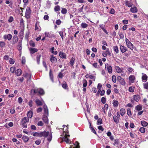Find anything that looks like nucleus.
<instances>
[{
	"label": "nucleus",
	"instance_id": "nucleus-1",
	"mask_svg": "<svg viewBox=\"0 0 148 148\" xmlns=\"http://www.w3.org/2000/svg\"><path fill=\"white\" fill-rule=\"evenodd\" d=\"M29 121V119L28 117H24L22 121V127L24 128H26L27 126L26 123L28 122Z\"/></svg>",
	"mask_w": 148,
	"mask_h": 148
},
{
	"label": "nucleus",
	"instance_id": "nucleus-2",
	"mask_svg": "<svg viewBox=\"0 0 148 148\" xmlns=\"http://www.w3.org/2000/svg\"><path fill=\"white\" fill-rule=\"evenodd\" d=\"M125 41L127 47L130 49H133V45L130 41L126 38L125 39Z\"/></svg>",
	"mask_w": 148,
	"mask_h": 148
},
{
	"label": "nucleus",
	"instance_id": "nucleus-3",
	"mask_svg": "<svg viewBox=\"0 0 148 148\" xmlns=\"http://www.w3.org/2000/svg\"><path fill=\"white\" fill-rule=\"evenodd\" d=\"M105 69L107 68V70L108 72L110 73H112V69L111 66L108 65V64H105Z\"/></svg>",
	"mask_w": 148,
	"mask_h": 148
},
{
	"label": "nucleus",
	"instance_id": "nucleus-4",
	"mask_svg": "<svg viewBox=\"0 0 148 148\" xmlns=\"http://www.w3.org/2000/svg\"><path fill=\"white\" fill-rule=\"evenodd\" d=\"M49 135V132H47L45 131L43 132H40V137H41L42 136L46 137L47 136Z\"/></svg>",
	"mask_w": 148,
	"mask_h": 148
},
{
	"label": "nucleus",
	"instance_id": "nucleus-5",
	"mask_svg": "<svg viewBox=\"0 0 148 148\" xmlns=\"http://www.w3.org/2000/svg\"><path fill=\"white\" fill-rule=\"evenodd\" d=\"M117 80L122 85H124L125 84V82L124 79L122 78L121 76H118L117 77Z\"/></svg>",
	"mask_w": 148,
	"mask_h": 148
},
{
	"label": "nucleus",
	"instance_id": "nucleus-6",
	"mask_svg": "<svg viewBox=\"0 0 148 148\" xmlns=\"http://www.w3.org/2000/svg\"><path fill=\"white\" fill-rule=\"evenodd\" d=\"M18 40V36L16 35H14L12 38V45H14L17 42Z\"/></svg>",
	"mask_w": 148,
	"mask_h": 148
},
{
	"label": "nucleus",
	"instance_id": "nucleus-7",
	"mask_svg": "<svg viewBox=\"0 0 148 148\" xmlns=\"http://www.w3.org/2000/svg\"><path fill=\"white\" fill-rule=\"evenodd\" d=\"M69 136V135H66V136H64L62 140L63 141L67 143H71V141L69 140L67 138V136Z\"/></svg>",
	"mask_w": 148,
	"mask_h": 148
},
{
	"label": "nucleus",
	"instance_id": "nucleus-8",
	"mask_svg": "<svg viewBox=\"0 0 148 148\" xmlns=\"http://www.w3.org/2000/svg\"><path fill=\"white\" fill-rule=\"evenodd\" d=\"M12 38V36L11 34L4 35L3 36V38L5 40L7 39L8 40H10Z\"/></svg>",
	"mask_w": 148,
	"mask_h": 148
},
{
	"label": "nucleus",
	"instance_id": "nucleus-9",
	"mask_svg": "<svg viewBox=\"0 0 148 148\" xmlns=\"http://www.w3.org/2000/svg\"><path fill=\"white\" fill-rule=\"evenodd\" d=\"M50 60L52 63L56 62H57V59L56 58L54 57L53 55L50 56Z\"/></svg>",
	"mask_w": 148,
	"mask_h": 148
},
{
	"label": "nucleus",
	"instance_id": "nucleus-10",
	"mask_svg": "<svg viewBox=\"0 0 148 148\" xmlns=\"http://www.w3.org/2000/svg\"><path fill=\"white\" fill-rule=\"evenodd\" d=\"M18 49L19 51H21L22 49V44L21 43V41H19L18 43V45L17 46Z\"/></svg>",
	"mask_w": 148,
	"mask_h": 148
},
{
	"label": "nucleus",
	"instance_id": "nucleus-11",
	"mask_svg": "<svg viewBox=\"0 0 148 148\" xmlns=\"http://www.w3.org/2000/svg\"><path fill=\"white\" fill-rule=\"evenodd\" d=\"M142 74L143 75L142 77V81L143 82H146L147 81V76L146 74L142 73Z\"/></svg>",
	"mask_w": 148,
	"mask_h": 148
},
{
	"label": "nucleus",
	"instance_id": "nucleus-12",
	"mask_svg": "<svg viewBox=\"0 0 148 148\" xmlns=\"http://www.w3.org/2000/svg\"><path fill=\"white\" fill-rule=\"evenodd\" d=\"M59 56L61 58L65 59L66 58V54L64 53H63L62 52H60L59 53Z\"/></svg>",
	"mask_w": 148,
	"mask_h": 148
},
{
	"label": "nucleus",
	"instance_id": "nucleus-13",
	"mask_svg": "<svg viewBox=\"0 0 148 148\" xmlns=\"http://www.w3.org/2000/svg\"><path fill=\"white\" fill-rule=\"evenodd\" d=\"M130 11L132 13H136L137 12V9L136 7L134 6V7L131 8L130 9Z\"/></svg>",
	"mask_w": 148,
	"mask_h": 148
},
{
	"label": "nucleus",
	"instance_id": "nucleus-14",
	"mask_svg": "<svg viewBox=\"0 0 148 148\" xmlns=\"http://www.w3.org/2000/svg\"><path fill=\"white\" fill-rule=\"evenodd\" d=\"M121 51L122 53H124L127 51L126 47L123 46L121 45L120 47Z\"/></svg>",
	"mask_w": 148,
	"mask_h": 148
},
{
	"label": "nucleus",
	"instance_id": "nucleus-15",
	"mask_svg": "<svg viewBox=\"0 0 148 148\" xmlns=\"http://www.w3.org/2000/svg\"><path fill=\"white\" fill-rule=\"evenodd\" d=\"M15 72L17 76H20L21 74L22 71L21 69H18Z\"/></svg>",
	"mask_w": 148,
	"mask_h": 148
},
{
	"label": "nucleus",
	"instance_id": "nucleus-16",
	"mask_svg": "<svg viewBox=\"0 0 148 148\" xmlns=\"http://www.w3.org/2000/svg\"><path fill=\"white\" fill-rule=\"evenodd\" d=\"M31 13V10L30 8L27 7L26 11V14L27 15L29 16Z\"/></svg>",
	"mask_w": 148,
	"mask_h": 148
},
{
	"label": "nucleus",
	"instance_id": "nucleus-17",
	"mask_svg": "<svg viewBox=\"0 0 148 148\" xmlns=\"http://www.w3.org/2000/svg\"><path fill=\"white\" fill-rule=\"evenodd\" d=\"M140 98V97L138 95H134V100L137 102L139 100Z\"/></svg>",
	"mask_w": 148,
	"mask_h": 148
},
{
	"label": "nucleus",
	"instance_id": "nucleus-18",
	"mask_svg": "<svg viewBox=\"0 0 148 148\" xmlns=\"http://www.w3.org/2000/svg\"><path fill=\"white\" fill-rule=\"evenodd\" d=\"M125 3L126 6H127L129 7H132L133 4L129 2L128 1H125Z\"/></svg>",
	"mask_w": 148,
	"mask_h": 148
},
{
	"label": "nucleus",
	"instance_id": "nucleus-19",
	"mask_svg": "<svg viewBox=\"0 0 148 148\" xmlns=\"http://www.w3.org/2000/svg\"><path fill=\"white\" fill-rule=\"evenodd\" d=\"M42 120L44 121L46 123H48V120L47 117V116H44L42 118Z\"/></svg>",
	"mask_w": 148,
	"mask_h": 148
},
{
	"label": "nucleus",
	"instance_id": "nucleus-20",
	"mask_svg": "<svg viewBox=\"0 0 148 148\" xmlns=\"http://www.w3.org/2000/svg\"><path fill=\"white\" fill-rule=\"evenodd\" d=\"M29 50L31 51V53L32 54H33L38 51V49L36 48H31Z\"/></svg>",
	"mask_w": 148,
	"mask_h": 148
},
{
	"label": "nucleus",
	"instance_id": "nucleus-21",
	"mask_svg": "<svg viewBox=\"0 0 148 148\" xmlns=\"http://www.w3.org/2000/svg\"><path fill=\"white\" fill-rule=\"evenodd\" d=\"M121 115L123 116L125 112V111L124 108H121L120 111Z\"/></svg>",
	"mask_w": 148,
	"mask_h": 148
},
{
	"label": "nucleus",
	"instance_id": "nucleus-22",
	"mask_svg": "<svg viewBox=\"0 0 148 148\" xmlns=\"http://www.w3.org/2000/svg\"><path fill=\"white\" fill-rule=\"evenodd\" d=\"M129 79L130 81L133 82L135 79V77L134 75H131L130 76Z\"/></svg>",
	"mask_w": 148,
	"mask_h": 148
},
{
	"label": "nucleus",
	"instance_id": "nucleus-23",
	"mask_svg": "<svg viewBox=\"0 0 148 148\" xmlns=\"http://www.w3.org/2000/svg\"><path fill=\"white\" fill-rule=\"evenodd\" d=\"M135 109L139 111L141 110L142 109V106L140 105H139L135 107Z\"/></svg>",
	"mask_w": 148,
	"mask_h": 148
},
{
	"label": "nucleus",
	"instance_id": "nucleus-24",
	"mask_svg": "<svg viewBox=\"0 0 148 148\" xmlns=\"http://www.w3.org/2000/svg\"><path fill=\"white\" fill-rule=\"evenodd\" d=\"M113 104L115 107H117L119 104V102L117 101L114 100L113 101Z\"/></svg>",
	"mask_w": 148,
	"mask_h": 148
},
{
	"label": "nucleus",
	"instance_id": "nucleus-25",
	"mask_svg": "<svg viewBox=\"0 0 148 148\" xmlns=\"http://www.w3.org/2000/svg\"><path fill=\"white\" fill-rule=\"evenodd\" d=\"M113 120L114 122L116 123H118L119 122L118 117L116 115H115L113 116Z\"/></svg>",
	"mask_w": 148,
	"mask_h": 148
},
{
	"label": "nucleus",
	"instance_id": "nucleus-26",
	"mask_svg": "<svg viewBox=\"0 0 148 148\" xmlns=\"http://www.w3.org/2000/svg\"><path fill=\"white\" fill-rule=\"evenodd\" d=\"M36 104L38 106H41L42 104V102L40 101L38 99H37L36 100Z\"/></svg>",
	"mask_w": 148,
	"mask_h": 148
},
{
	"label": "nucleus",
	"instance_id": "nucleus-27",
	"mask_svg": "<svg viewBox=\"0 0 148 148\" xmlns=\"http://www.w3.org/2000/svg\"><path fill=\"white\" fill-rule=\"evenodd\" d=\"M23 140L25 142H27L29 140V138L26 136H23L22 137Z\"/></svg>",
	"mask_w": 148,
	"mask_h": 148
},
{
	"label": "nucleus",
	"instance_id": "nucleus-28",
	"mask_svg": "<svg viewBox=\"0 0 148 148\" xmlns=\"http://www.w3.org/2000/svg\"><path fill=\"white\" fill-rule=\"evenodd\" d=\"M115 69L116 71L119 73H121L122 71V70L118 66L115 67Z\"/></svg>",
	"mask_w": 148,
	"mask_h": 148
},
{
	"label": "nucleus",
	"instance_id": "nucleus-29",
	"mask_svg": "<svg viewBox=\"0 0 148 148\" xmlns=\"http://www.w3.org/2000/svg\"><path fill=\"white\" fill-rule=\"evenodd\" d=\"M38 93L40 95H43L44 94L43 90L41 88H38Z\"/></svg>",
	"mask_w": 148,
	"mask_h": 148
},
{
	"label": "nucleus",
	"instance_id": "nucleus-30",
	"mask_svg": "<svg viewBox=\"0 0 148 148\" xmlns=\"http://www.w3.org/2000/svg\"><path fill=\"white\" fill-rule=\"evenodd\" d=\"M33 115V112L32 111H29L27 113L28 118H31Z\"/></svg>",
	"mask_w": 148,
	"mask_h": 148
},
{
	"label": "nucleus",
	"instance_id": "nucleus-31",
	"mask_svg": "<svg viewBox=\"0 0 148 148\" xmlns=\"http://www.w3.org/2000/svg\"><path fill=\"white\" fill-rule=\"evenodd\" d=\"M141 124L142 126L144 127H146L148 125V123L145 121H141Z\"/></svg>",
	"mask_w": 148,
	"mask_h": 148
},
{
	"label": "nucleus",
	"instance_id": "nucleus-32",
	"mask_svg": "<svg viewBox=\"0 0 148 148\" xmlns=\"http://www.w3.org/2000/svg\"><path fill=\"white\" fill-rule=\"evenodd\" d=\"M41 56L40 55H38L36 57L37 61L38 64L40 63V59Z\"/></svg>",
	"mask_w": 148,
	"mask_h": 148
},
{
	"label": "nucleus",
	"instance_id": "nucleus-33",
	"mask_svg": "<svg viewBox=\"0 0 148 148\" xmlns=\"http://www.w3.org/2000/svg\"><path fill=\"white\" fill-rule=\"evenodd\" d=\"M74 61L75 59L73 57L71 59V61L70 62V63L71 65V66H73V65Z\"/></svg>",
	"mask_w": 148,
	"mask_h": 148
},
{
	"label": "nucleus",
	"instance_id": "nucleus-34",
	"mask_svg": "<svg viewBox=\"0 0 148 148\" xmlns=\"http://www.w3.org/2000/svg\"><path fill=\"white\" fill-rule=\"evenodd\" d=\"M54 9L55 11H59L60 10V7L59 5H57L55 7Z\"/></svg>",
	"mask_w": 148,
	"mask_h": 148
},
{
	"label": "nucleus",
	"instance_id": "nucleus-35",
	"mask_svg": "<svg viewBox=\"0 0 148 148\" xmlns=\"http://www.w3.org/2000/svg\"><path fill=\"white\" fill-rule=\"evenodd\" d=\"M114 50L116 52V53H119V50L118 47L116 46H114Z\"/></svg>",
	"mask_w": 148,
	"mask_h": 148
},
{
	"label": "nucleus",
	"instance_id": "nucleus-36",
	"mask_svg": "<svg viewBox=\"0 0 148 148\" xmlns=\"http://www.w3.org/2000/svg\"><path fill=\"white\" fill-rule=\"evenodd\" d=\"M88 25L86 23H82L81 24V26L83 28H85L87 27Z\"/></svg>",
	"mask_w": 148,
	"mask_h": 148
},
{
	"label": "nucleus",
	"instance_id": "nucleus-37",
	"mask_svg": "<svg viewBox=\"0 0 148 148\" xmlns=\"http://www.w3.org/2000/svg\"><path fill=\"white\" fill-rule=\"evenodd\" d=\"M144 88L148 90V82L145 83L143 84Z\"/></svg>",
	"mask_w": 148,
	"mask_h": 148
},
{
	"label": "nucleus",
	"instance_id": "nucleus-38",
	"mask_svg": "<svg viewBox=\"0 0 148 148\" xmlns=\"http://www.w3.org/2000/svg\"><path fill=\"white\" fill-rule=\"evenodd\" d=\"M29 45L30 46L33 47H35V44L34 42L32 40L30 41Z\"/></svg>",
	"mask_w": 148,
	"mask_h": 148
},
{
	"label": "nucleus",
	"instance_id": "nucleus-39",
	"mask_svg": "<svg viewBox=\"0 0 148 148\" xmlns=\"http://www.w3.org/2000/svg\"><path fill=\"white\" fill-rule=\"evenodd\" d=\"M102 119L101 118H99L98 119L97 124L98 125L99 124H102Z\"/></svg>",
	"mask_w": 148,
	"mask_h": 148
},
{
	"label": "nucleus",
	"instance_id": "nucleus-40",
	"mask_svg": "<svg viewBox=\"0 0 148 148\" xmlns=\"http://www.w3.org/2000/svg\"><path fill=\"white\" fill-rule=\"evenodd\" d=\"M89 124H90V129L95 134H96V131H95V130L94 129V128L92 127H91V123H89Z\"/></svg>",
	"mask_w": 148,
	"mask_h": 148
},
{
	"label": "nucleus",
	"instance_id": "nucleus-41",
	"mask_svg": "<svg viewBox=\"0 0 148 148\" xmlns=\"http://www.w3.org/2000/svg\"><path fill=\"white\" fill-rule=\"evenodd\" d=\"M101 101L103 104H105L106 102V99L104 97H102L101 99Z\"/></svg>",
	"mask_w": 148,
	"mask_h": 148
},
{
	"label": "nucleus",
	"instance_id": "nucleus-42",
	"mask_svg": "<svg viewBox=\"0 0 148 148\" xmlns=\"http://www.w3.org/2000/svg\"><path fill=\"white\" fill-rule=\"evenodd\" d=\"M83 87H85L86 86L87 82V81L86 79H84L83 80Z\"/></svg>",
	"mask_w": 148,
	"mask_h": 148
},
{
	"label": "nucleus",
	"instance_id": "nucleus-43",
	"mask_svg": "<svg viewBox=\"0 0 148 148\" xmlns=\"http://www.w3.org/2000/svg\"><path fill=\"white\" fill-rule=\"evenodd\" d=\"M112 79L113 82L114 83H116V77L115 75H113L112 76Z\"/></svg>",
	"mask_w": 148,
	"mask_h": 148
},
{
	"label": "nucleus",
	"instance_id": "nucleus-44",
	"mask_svg": "<svg viewBox=\"0 0 148 148\" xmlns=\"http://www.w3.org/2000/svg\"><path fill=\"white\" fill-rule=\"evenodd\" d=\"M139 131L142 133H144L145 132V129L143 127H141L139 129Z\"/></svg>",
	"mask_w": 148,
	"mask_h": 148
},
{
	"label": "nucleus",
	"instance_id": "nucleus-45",
	"mask_svg": "<svg viewBox=\"0 0 148 148\" xmlns=\"http://www.w3.org/2000/svg\"><path fill=\"white\" fill-rule=\"evenodd\" d=\"M67 12V10L65 8H62L61 13L64 14H66Z\"/></svg>",
	"mask_w": 148,
	"mask_h": 148
},
{
	"label": "nucleus",
	"instance_id": "nucleus-46",
	"mask_svg": "<svg viewBox=\"0 0 148 148\" xmlns=\"http://www.w3.org/2000/svg\"><path fill=\"white\" fill-rule=\"evenodd\" d=\"M32 92H33L34 94H36L38 92V89H32L31 90V93H32Z\"/></svg>",
	"mask_w": 148,
	"mask_h": 148
},
{
	"label": "nucleus",
	"instance_id": "nucleus-47",
	"mask_svg": "<svg viewBox=\"0 0 148 148\" xmlns=\"http://www.w3.org/2000/svg\"><path fill=\"white\" fill-rule=\"evenodd\" d=\"M127 115L129 116H130L132 114H131V112L130 111V109L129 108L127 109Z\"/></svg>",
	"mask_w": 148,
	"mask_h": 148
},
{
	"label": "nucleus",
	"instance_id": "nucleus-48",
	"mask_svg": "<svg viewBox=\"0 0 148 148\" xmlns=\"http://www.w3.org/2000/svg\"><path fill=\"white\" fill-rule=\"evenodd\" d=\"M114 143L113 144V145H118L119 144V140L117 139H116L114 140Z\"/></svg>",
	"mask_w": 148,
	"mask_h": 148
},
{
	"label": "nucleus",
	"instance_id": "nucleus-49",
	"mask_svg": "<svg viewBox=\"0 0 148 148\" xmlns=\"http://www.w3.org/2000/svg\"><path fill=\"white\" fill-rule=\"evenodd\" d=\"M9 62L10 64H13L14 63L15 61L12 58H10L9 60Z\"/></svg>",
	"mask_w": 148,
	"mask_h": 148
},
{
	"label": "nucleus",
	"instance_id": "nucleus-50",
	"mask_svg": "<svg viewBox=\"0 0 148 148\" xmlns=\"http://www.w3.org/2000/svg\"><path fill=\"white\" fill-rule=\"evenodd\" d=\"M15 70V67L14 66L10 68V71L12 73H13L14 72Z\"/></svg>",
	"mask_w": 148,
	"mask_h": 148
},
{
	"label": "nucleus",
	"instance_id": "nucleus-51",
	"mask_svg": "<svg viewBox=\"0 0 148 148\" xmlns=\"http://www.w3.org/2000/svg\"><path fill=\"white\" fill-rule=\"evenodd\" d=\"M40 133H38V132H35L34 133L33 135L34 136H38L40 137Z\"/></svg>",
	"mask_w": 148,
	"mask_h": 148
},
{
	"label": "nucleus",
	"instance_id": "nucleus-52",
	"mask_svg": "<svg viewBox=\"0 0 148 148\" xmlns=\"http://www.w3.org/2000/svg\"><path fill=\"white\" fill-rule=\"evenodd\" d=\"M106 53H107V54L108 55L111 56V54L109 51V49L108 48L106 50Z\"/></svg>",
	"mask_w": 148,
	"mask_h": 148
},
{
	"label": "nucleus",
	"instance_id": "nucleus-53",
	"mask_svg": "<svg viewBox=\"0 0 148 148\" xmlns=\"http://www.w3.org/2000/svg\"><path fill=\"white\" fill-rule=\"evenodd\" d=\"M52 138V135L51 134H50L49 136V137L47 138V140L49 141L50 142Z\"/></svg>",
	"mask_w": 148,
	"mask_h": 148
},
{
	"label": "nucleus",
	"instance_id": "nucleus-54",
	"mask_svg": "<svg viewBox=\"0 0 148 148\" xmlns=\"http://www.w3.org/2000/svg\"><path fill=\"white\" fill-rule=\"evenodd\" d=\"M59 34L60 36H61L62 38V40H63V32L62 31H60L59 32Z\"/></svg>",
	"mask_w": 148,
	"mask_h": 148
},
{
	"label": "nucleus",
	"instance_id": "nucleus-55",
	"mask_svg": "<svg viewBox=\"0 0 148 148\" xmlns=\"http://www.w3.org/2000/svg\"><path fill=\"white\" fill-rule=\"evenodd\" d=\"M129 90L130 92H133L134 90V88L130 87L129 89Z\"/></svg>",
	"mask_w": 148,
	"mask_h": 148
},
{
	"label": "nucleus",
	"instance_id": "nucleus-56",
	"mask_svg": "<svg viewBox=\"0 0 148 148\" xmlns=\"http://www.w3.org/2000/svg\"><path fill=\"white\" fill-rule=\"evenodd\" d=\"M89 78L93 80L94 81L95 80V77L92 75H90L89 76Z\"/></svg>",
	"mask_w": 148,
	"mask_h": 148
},
{
	"label": "nucleus",
	"instance_id": "nucleus-57",
	"mask_svg": "<svg viewBox=\"0 0 148 148\" xmlns=\"http://www.w3.org/2000/svg\"><path fill=\"white\" fill-rule=\"evenodd\" d=\"M37 125L38 126H42L43 123L42 121H40L38 123Z\"/></svg>",
	"mask_w": 148,
	"mask_h": 148
},
{
	"label": "nucleus",
	"instance_id": "nucleus-58",
	"mask_svg": "<svg viewBox=\"0 0 148 148\" xmlns=\"http://www.w3.org/2000/svg\"><path fill=\"white\" fill-rule=\"evenodd\" d=\"M25 58L24 57H23L22 60V63L23 64H25Z\"/></svg>",
	"mask_w": 148,
	"mask_h": 148
},
{
	"label": "nucleus",
	"instance_id": "nucleus-59",
	"mask_svg": "<svg viewBox=\"0 0 148 148\" xmlns=\"http://www.w3.org/2000/svg\"><path fill=\"white\" fill-rule=\"evenodd\" d=\"M22 101L23 99L21 97H20L18 98V101L19 103H22Z\"/></svg>",
	"mask_w": 148,
	"mask_h": 148
},
{
	"label": "nucleus",
	"instance_id": "nucleus-60",
	"mask_svg": "<svg viewBox=\"0 0 148 148\" xmlns=\"http://www.w3.org/2000/svg\"><path fill=\"white\" fill-rule=\"evenodd\" d=\"M115 12V11L113 8H112L110 12V13L112 14H114Z\"/></svg>",
	"mask_w": 148,
	"mask_h": 148
},
{
	"label": "nucleus",
	"instance_id": "nucleus-61",
	"mask_svg": "<svg viewBox=\"0 0 148 148\" xmlns=\"http://www.w3.org/2000/svg\"><path fill=\"white\" fill-rule=\"evenodd\" d=\"M43 65L46 68V70H47V66L46 65V63L45 62V61H43Z\"/></svg>",
	"mask_w": 148,
	"mask_h": 148
},
{
	"label": "nucleus",
	"instance_id": "nucleus-62",
	"mask_svg": "<svg viewBox=\"0 0 148 148\" xmlns=\"http://www.w3.org/2000/svg\"><path fill=\"white\" fill-rule=\"evenodd\" d=\"M44 112L45 114L47 115H48V109L44 110Z\"/></svg>",
	"mask_w": 148,
	"mask_h": 148
},
{
	"label": "nucleus",
	"instance_id": "nucleus-63",
	"mask_svg": "<svg viewBox=\"0 0 148 148\" xmlns=\"http://www.w3.org/2000/svg\"><path fill=\"white\" fill-rule=\"evenodd\" d=\"M41 140H37L35 142L36 144L37 145H39L41 143Z\"/></svg>",
	"mask_w": 148,
	"mask_h": 148
},
{
	"label": "nucleus",
	"instance_id": "nucleus-64",
	"mask_svg": "<svg viewBox=\"0 0 148 148\" xmlns=\"http://www.w3.org/2000/svg\"><path fill=\"white\" fill-rule=\"evenodd\" d=\"M98 129L99 130H101L102 132L104 130L103 128L101 125L99 126L98 127Z\"/></svg>",
	"mask_w": 148,
	"mask_h": 148
}]
</instances>
